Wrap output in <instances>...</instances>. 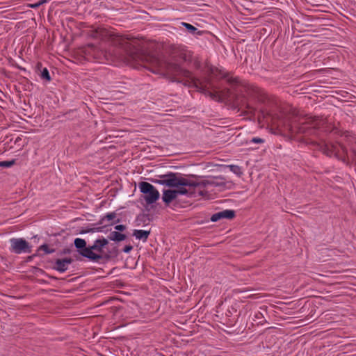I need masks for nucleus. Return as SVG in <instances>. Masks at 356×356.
I'll return each mask as SVG.
<instances>
[{
  "instance_id": "1",
  "label": "nucleus",
  "mask_w": 356,
  "mask_h": 356,
  "mask_svg": "<svg viewBox=\"0 0 356 356\" xmlns=\"http://www.w3.org/2000/svg\"><path fill=\"white\" fill-rule=\"evenodd\" d=\"M291 140L293 134H303L305 136L300 140L307 144H317L319 149L326 156L334 155L338 157L339 143L322 142L317 143L310 138H305L307 136L318 135L320 131L325 133L338 134L339 130L334 125L328 123L325 118L299 115L298 111L291 106Z\"/></svg>"
},
{
  "instance_id": "2",
  "label": "nucleus",
  "mask_w": 356,
  "mask_h": 356,
  "mask_svg": "<svg viewBox=\"0 0 356 356\" xmlns=\"http://www.w3.org/2000/svg\"><path fill=\"white\" fill-rule=\"evenodd\" d=\"M159 177L160 179L154 180L153 182L169 187L188 186L194 189L195 192H197L199 196H207L208 195V192L206 191L207 186L217 185L213 181L209 180L195 181L174 172L159 175Z\"/></svg>"
},
{
  "instance_id": "3",
  "label": "nucleus",
  "mask_w": 356,
  "mask_h": 356,
  "mask_svg": "<svg viewBox=\"0 0 356 356\" xmlns=\"http://www.w3.org/2000/svg\"><path fill=\"white\" fill-rule=\"evenodd\" d=\"M302 301L303 299H300L297 303L294 304L295 300L291 301V310L296 309L297 304L298 307L300 306ZM315 313L314 306L308 302H305L299 310L291 311V325H293L291 328L296 329L314 321L318 317Z\"/></svg>"
},
{
  "instance_id": "4",
  "label": "nucleus",
  "mask_w": 356,
  "mask_h": 356,
  "mask_svg": "<svg viewBox=\"0 0 356 356\" xmlns=\"http://www.w3.org/2000/svg\"><path fill=\"white\" fill-rule=\"evenodd\" d=\"M148 59H149L152 67L156 68V70H152L154 73L165 68L167 72L174 76L175 81H185V85L196 83V79L193 76L192 73L182 68L179 65L172 63L164 64L156 57H149Z\"/></svg>"
},
{
  "instance_id": "5",
  "label": "nucleus",
  "mask_w": 356,
  "mask_h": 356,
  "mask_svg": "<svg viewBox=\"0 0 356 356\" xmlns=\"http://www.w3.org/2000/svg\"><path fill=\"white\" fill-rule=\"evenodd\" d=\"M108 243V240L103 236L96 239L92 245H89L88 249L84 250L85 257L92 261H97L102 259L103 248Z\"/></svg>"
},
{
  "instance_id": "6",
  "label": "nucleus",
  "mask_w": 356,
  "mask_h": 356,
  "mask_svg": "<svg viewBox=\"0 0 356 356\" xmlns=\"http://www.w3.org/2000/svg\"><path fill=\"white\" fill-rule=\"evenodd\" d=\"M178 195H186L188 197H200L198 195L197 192H195V190L192 188L188 187V189H186L184 187H180L177 190H165L163 193V201L168 204L173 200H175Z\"/></svg>"
},
{
  "instance_id": "7",
  "label": "nucleus",
  "mask_w": 356,
  "mask_h": 356,
  "mask_svg": "<svg viewBox=\"0 0 356 356\" xmlns=\"http://www.w3.org/2000/svg\"><path fill=\"white\" fill-rule=\"evenodd\" d=\"M140 191L144 194V200L147 204L156 202L160 196L159 191L151 184L142 181L139 183Z\"/></svg>"
},
{
  "instance_id": "8",
  "label": "nucleus",
  "mask_w": 356,
  "mask_h": 356,
  "mask_svg": "<svg viewBox=\"0 0 356 356\" xmlns=\"http://www.w3.org/2000/svg\"><path fill=\"white\" fill-rule=\"evenodd\" d=\"M10 243V251L13 253L20 254L31 253L32 251L31 245L23 238H12Z\"/></svg>"
},
{
  "instance_id": "9",
  "label": "nucleus",
  "mask_w": 356,
  "mask_h": 356,
  "mask_svg": "<svg viewBox=\"0 0 356 356\" xmlns=\"http://www.w3.org/2000/svg\"><path fill=\"white\" fill-rule=\"evenodd\" d=\"M310 52L309 44L302 43L300 45H298L295 49V52L293 53V58H291V60H294L296 62L300 59H304L306 56L309 55Z\"/></svg>"
},
{
  "instance_id": "10",
  "label": "nucleus",
  "mask_w": 356,
  "mask_h": 356,
  "mask_svg": "<svg viewBox=\"0 0 356 356\" xmlns=\"http://www.w3.org/2000/svg\"><path fill=\"white\" fill-rule=\"evenodd\" d=\"M235 211L231 209H226L213 214L211 217V221L217 222L220 219H232L235 217Z\"/></svg>"
},
{
  "instance_id": "11",
  "label": "nucleus",
  "mask_w": 356,
  "mask_h": 356,
  "mask_svg": "<svg viewBox=\"0 0 356 356\" xmlns=\"http://www.w3.org/2000/svg\"><path fill=\"white\" fill-rule=\"evenodd\" d=\"M73 261L71 258L58 259L55 261L54 269L59 273H64L68 269V266Z\"/></svg>"
},
{
  "instance_id": "12",
  "label": "nucleus",
  "mask_w": 356,
  "mask_h": 356,
  "mask_svg": "<svg viewBox=\"0 0 356 356\" xmlns=\"http://www.w3.org/2000/svg\"><path fill=\"white\" fill-rule=\"evenodd\" d=\"M274 124L277 127L280 134H285L289 131V120L288 118L279 117L275 120Z\"/></svg>"
},
{
  "instance_id": "13",
  "label": "nucleus",
  "mask_w": 356,
  "mask_h": 356,
  "mask_svg": "<svg viewBox=\"0 0 356 356\" xmlns=\"http://www.w3.org/2000/svg\"><path fill=\"white\" fill-rule=\"evenodd\" d=\"M74 244L75 248L78 250L79 253L85 257V254H83V251L86 249H88L86 247V242L84 239L80 238H76L74 241Z\"/></svg>"
},
{
  "instance_id": "14",
  "label": "nucleus",
  "mask_w": 356,
  "mask_h": 356,
  "mask_svg": "<svg viewBox=\"0 0 356 356\" xmlns=\"http://www.w3.org/2000/svg\"><path fill=\"white\" fill-rule=\"evenodd\" d=\"M150 234V231L142 230V229H135L134 231L133 235L139 240H142L144 242H146Z\"/></svg>"
},
{
  "instance_id": "15",
  "label": "nucleus",
  "mask_w": 356,
  "mask_h": 356,
  "mask_svg": "<svg viewBox=\"0 0 356 356\" xmlns=\"http://www.w3.org/2000/svg\"><path fill=\"white\" fill-rule=\"evenodd\" d=\"M108 239L113 241L120 242L126 239L127 236L124 234H121L118 232H111L108 236Z\"/></svg>"
},
{
  "instance_id": "16",
  "label": "nucleus",
  "mask_w": 356,
  "mask_h": 356,
  "mask_svg": "<svg viewBox=\"0 0 356 356\" xmlns=\"http://www.w3.org/2000/svg\"><path fill=\"white\" fill-rule=\"evenodd\" d=\"M181 25L183 26H184L186 30L190 33H191L192 35H202V31H199L196 27H195L194 26H193L192 24H188V23H186V22H182L181 23Z\"/></svg>"
},
{
  "instance_id": "17",
  "label": "nucleus",
  "mask_w": 356,
  "mask_h": 356,
  "mask_svg": "<svg viewBox=\"0 0 356 356\" xmlns=\"http://www.w3.org/2000/svg\"><path fill=\"white\" fill-rule=\"evenodd\" d=\"M40 77L41 79L46 80L47 82H49L51 80L49 70L46 67L43 68L41 71Z\"/></svg>"
},
{
  "instance_id": "18",
  "label": "nucleus",
  "mask_w": 356,
  "mask_h": 356,
  "mask_svg": "<svg viewBox=\"0 0 356 356\" xmlns=\"http://www.w3.org/2000/svg\"><path fill=\"white\" fill-rule=\"evenodd\" d=\"M115 217H116V213L115 212L108 213L101 218V220H99V222L98 224L99 225L102 224L105 220H113L114 218H115Z\"/></svg>"
},
{
  "instance_id": "19",
  "label": "nucleus",
  "mask_w": 356,
  "mask_h": 356,
  "mask_svg": "<svg viewBox=\"0 0 356 356\" xmlns=\"http://www.w3.org/2000/svg\"><path fill=\"white\" fill-rule=\"evenodd\" d=\"M230 171H232V172H234V174L237 175H242V171H241V167H239L238 165H228Z\"/></svg>"
},
{
  "instance_id": "20",
  "label": "nucleus",
  "mask_w": 356,
  "mask_h": 356,
  "mask_svg": "<svg viewBox=\"0 0 356 356\" xmlns=\"http://www.w3.org/2000/svg\"><path fill=\"white\" fill-rule=\"evenodd\" d=\"M39 250H43L45 254H51L55 252L54 249H50L47 244H42L39 247Z\"/></svg>"
},
{
  "instance_id": "21",
  "label": "nucleus",
  "mask_w": 356,
  "mask_h": 356,
  "mask_svg": "<svg viewBox=\"0 0 356 356\" xmlns=\"http://www.w3.org/2000/svg\"><path fill=\"white\" fill-rule=\"evenodd\" d=\"M15 163V160L0 161V167L10 168Z\"/></svg>"
},
{
  "instance_id": "22",
  "label": "nucleus",
  "mask_w": 356,
  "mask_h": 356,
  "mask_svg": "<svg viewBox=\"0 0 356 356\" xmlns=\"http://www.w3.org/2000/svg\"><path fill=\"white\" fill-rule=\"evenodd\" d=\"M103 228L104 227H94V228H92V229H89L85 232H83L82 233H89V232H103Z\"/></svg>"
},
{
  "instance_id": "23",
  "label": "nucleus",
  "mask_w": 356,
  "mask_h": 356,
  "mask_svg": "<svg viewBox=\"0 0 356 356\" xmlns=\"http://www.w3.org/2000/svg\"><path fill=\"white\" fill-rule=\"evenodd\" d=\"M310 277L314 280H319L320 277H323L324 275L318 273L310 272Z\"/></svg>"
},
{
  "instance_id": "24",
  "label": "nucleus",
  "mask_w": 356,
  "mask_h": 356,
  "mask_svg": "<svg viewBox=\"0 0 356 356\" xmlns=\"http://www.w3.org/2000/svg\"><path fill=\"white\" fill-rule=\"evenodd\" d=\"M223 78L227 79V82L230 84L235 83L237 82L236 78L232 77V76L228 77L227 74L223 75Z\"/></svg>"
},
{
  "instance_id": "25",
  "label": "nucleus",
  "mask_w": 356,
  "mask_h": 356,
  "mask_svg": "<svg viewBox=\"0 0 356 356\" xmlns=\"http://www.w3.org/2000/svg\"><path fill=\"white\" fill-rule=\"evenodd\" d=\"M264 141L265 140L264 139L259 137H254L250 140V143H264Z\"/></svg>"
},
{
  "instance_id": "26",
  "label": "nucleus",
  "mask_w": 356,
  "mask_h": 356,
  "mask_svg": "<svg viewBox=\"0 0 356 356\" xmlns=\"http://www.w3.org/2000/svg\"><path fill=\"white\" fill-rule=\"evenodd\" d=\"M115 229L122 232V231H124L126 229V226L124 225H115Z\"/></svg>"
},
{
  "instance_id": "27",
  "label": "nucleus",
  "mask_w": 356,
  "mask_h": 356,
  "mask_svg": "<svg viewBox=\"0 0 356 356\" xmlns=\"http://www.w3.org/2000/svg\"><path fill=\"white\" fill-rule=\"evenodd\" d=\"M132 249H133V246L131 245H128L124 248L123 252L125 253H129Z\"/></svg>"
},
{
  "instance_id": "28",
  "label": "nucleus",
  "mask_w": 356,
  "mask_h": 356,
  "mask_svg": "<svg viewBox=\"0 0 356 356\" xmlns=\"http://www.w3.org/2000/svg\"><path fill=\"white\" fill-rule=\"evenodd\" d=\"M41 5H40L39 1H38V2L35 3L29 4V7L31 8H38Z\"/></svg>"
},
{
  "instance_id": "29",
  "label": "nucleus",
  "mask_w": 356,
  "mask_h": 356,
  "mask_svg": "<svg viewBox=\"0 0 356 356\" xmlns=\"http://www.w3.org/2000/svg\"><path fill=\"white\" fill-rule=\"evenodd\" d=\"M352 160L356 165V151H353Z\"/></svg>"
},
{
  "instance_id": "30",
  "label": "nucleus",
  "mask_w": 356,
  "mask_h": 356,
  "mask_svg": "<svg viewBox=\"0 0 356 356\" xmlns=\"http://www.w3.org/2000/svg\"><path fill=\"white\" fill-rule=\"evenodd\" d=\"M234 104L236 106H240L241 107H242V106H245L246 104L245 102H234Z\"/></svg>"
},
{
  "instance_id": "31",
  "label": "nucleus",
  "mask_w": 356,
  "mask_h": 356,
  "mask_svg": "<svg viewBox=\"0 0 356 356\" xmlns=\"http://www.w3.org/2000/svg\"><path fill=\"white\" fill-rule=\"evenodd\" d=\"M261 91L259 88L255 87V96L258 97L259 95H261Z\"/></svg>"
},
{
  "instance_id": "32",
  "label": "nucleus",
  "mask_w": 356,
  "mask_h": 356,
  "mask_svg": "<svg viewBox=\"0 0 356 356\" xmlns=\"http://www.w3.org/2000/svg\"><path fill=\"white\" fill-rule=\"evenodd\" d=\"M262 316V314L260 312H257L254 314V317L256 318H260V317Z\"/></svg>"
},
{
  "instance_id": "33",
  "label": "nucleus",
  "mask_w": 356,
  "mask_h": 356,
  "mask_svg": "<svg viewBox=\"0 0 356 356\" xmlns=\"http://www.w3.org/2000/svg\"><path fill=\"white\" fill-rule=\"evenodd\" d=\"M325 71V68H320V69L316 70L315 73H321V72H323Z\"/></svg>"
},
{
  "instance_id": "34",
  "label": "nucleus",
  "mask_w": 356,
  "mask_h": 356,
  "mask_svg": "<svg viewBox=\"0 0 356 356\" xmlns=\"http://www.w3.org/2000/svg\"><path fill=\"white\" fill-rule=\"evenodd\" d=\"M108 35L110 38H113V37H115V34L108 33L107 31H106V35Z\"/></svg>"
},
{
  "instance_id": "35",
  "label": "nucleus",
  "mask_w": 356,
  "mask_h": 356,
  "mask_svg": "<svg viewBox=\"0 0 356 356\" xmlns=\"http://www.w3.org/2000/svg\"><path fill=\"white\" fill-rule=\"evenodd\" d=\"M48 1H49V0H40L39 1L40 5H42V4L48 2Z\"/></svg>"
},
{
  "instance_id": "36",
  "label": "nucleus",
  "mask_w": 356,
  "mask_h": 356,
  "mask_svg": "<svg viewBox=\"0 0 356 356\" xmlns=\"http://www.w3.org/2000/svg\"><path fill=\"white\" fill-rule=\"evenodd\" d=\"M321 52V51H315V53L314 54L313 56H316V57H319L320 55H318V54Z\"/></svg>"
},
{
  "instance_id": "37",
  "label": "nucleus",
  "mask_w": 356,
  "mask_h": 356,
  "mask_svg": "<svg viewBox=\"0 0 356 356\" xmlns=\"http://www.w3.org/2000/svg\"><path fill=\"white\" fill-rule=\"evenodd\" d=\"M209 95L212 97V98H214L216 97V95H214L213 93L212 92H210L209 93Z\"/></svg>"
},
{
  "instance_id": "38",
  "label": "nucleus",
  "mask_w": 356,
  "mask_h": 356,
  "mask_svg": "<svg viewBox=\"0 0 356 356\" xmlns=\"http://www.w3.org/2000/svg\"><path fill=\"white\" fill-rule=\"evenodd\" d=\"M342 161H343V162H344V163H346V164H347V165H348V162H346V158H343V159H342Z\"/></svg>"
},
{
  "instance_id": "39",
  "label": "nucleus",
  "mask_w": 356,
  "mask_h": 356,
  "mask_svg": "<svg viewBox=\"0 0 356 356\" xmlns=\"http://www.w3.org/2000/svg\"><path fill=\"white\" fill-rule=\"evenodd\" d=\"M292 29H297V27H296L295 25H293H293H292Z\"/></svg>"
},
{
  "instance_id": "40",
  "label": "nucleus",
  "mask_w": 356,
  "mask_h": 356,
  "mask_svg": "<svg viewBox=\"0 0 356 356\" xmlns=\"http://www.w3.org/2000/svg\"><path fill=\"white\" fill-rule=\"evenodd\" d=\"M120 222V219H118L116 221H115L113 223H118Z\"/></svg>"
}]
</instances>
